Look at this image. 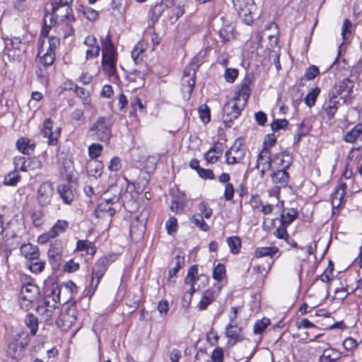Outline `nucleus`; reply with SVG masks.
<instances>
[{"mask_svg":"<svg viewBox=\"0 0 362 362\" xmlns=\"http://www.w3.org/2000/svg\"><path fill=\"white\" fill-rule=\"evenodd\" d=\"M44 27L42 30V35H47L49 29L52 27L53 21L57 24L65 25V37L74 35V30L71 23L75 21L72 14L70 4H47L45 8Z\"/></svg>","mask_w":362,"mask_h":362,"instance_id":"f257e3e1","label":"nucleus"},{"mask_svg":"<svg viewBox=\"0 0 362 362\" xmlns=\"http://www.w3.org/2000/svg\"><path fill=\"white\" fill-rule=\"evenodd\" d=\"M112 124L107 117H99L89 129L90 135L102 142H108L112 134Z\"/></svg>","mask_w":362,"mask_h":362,"instance_id":"f03ea898","label":"nucleus"},{"mask_svg":"<svg viewBox=\"0 0 362 362\" xmlns=\"http://www.w3.org/2000/svg\"><path fill=\"white\" fill-rule=\"evenodd\" d=\"M117 255L115 254H109L107 255L101 257L95 262L92 269L91 279V284L92 286H94V289L98 287L101 279L105 275L109 266L113 263L117 259Z\"/></svg>","mask_w":362,"mask_h":362,"instance_id":"7ed1b4c3","label":"nucleus"},{"mask_svg":"<svg viewBox=\"0 0 362 362\" xmlns=\"http://www.w3.org/2000/svg\"><path fill=\"white\" fill-rule=\"evenodd\" d=\"M196 60L197 59L194 58L189 66L185 68L182 78V91L183 97L187 100L190 98L195 85V74L199 66Z\"/></svg>","mask_w":362,"mask_h":362,"instance_id":"20e7f679","label":"nucleus"},{"mask_svg":"<svg viewBox=\"0 0 362 362\" xmlns=\"http://www.w3.org/2000/svg\"><path fill=\"white\" fill-rule=\"evenodd\" d=\"M78 311L74 303H67L62 308L57 320V325L63 331H67L76 322Z\"/></svg>","mask_w":362,"mask_h":362,"instance_id":"39448f33","label":"nucleus"},{"mask_svg":"<svg viewBox=\"0 0 362 362\" xmlns=\"http://www.w3.org/2000/svg\"><path fill=\"white\" fill-rule=\"evenodd\" d=\"M28 343L27 334L23 332L16 334L8 344L7 356L13 359H20Z\"/></svg>","mask_w":362,"mask_h":362,"instance_id":"423d86ee","label":"nucleus"},{"mask_svg":"<svg viewBox=\"0 0 362 362\" xmlns=\"http://www.w3.org/2000/svg\"><path fill=\"white\" fill-rule=\"evenodd\" d=\"M233 3L243 21L247 25L252 24L254 20L252 13L255 10L254 0H233Z\"/></svg>","mask_w":362,"mask_h":362,"instance_id":"0eeeda50","label":"nucleus"},{"mask_svg":"<svg viewBox=\"0 0 362 362\" xmlns=\"http://www.w3.org/2000/svg\"><path fill=\"white\" fill-rule=\"evenodd\" d=\"M40 294L39 288L31 283L23 285L20 292V305L23 309L28 310Z\"/></svg>","mask_w":362,"mask_h":362,"instance_id":"6e6552de","label":"nucleus"},{"mask_svg":"<svg viewBox=\"0 0 362 362\" xmlns=\"http://www.w3.org/2000/svg\"><path fill=\"white\" fill-rule=\"evenodd\" d=\"M245 105L237 99L232 98L224 105L223 107L222 119L224 123L231 122L237 119L241 114Z\"/></svg>","mask_w":362,"mask_h":362,"instance_id":"1a4fd4ad","label":"nucleus"},{"mask_svg":"<svg viewBox=\"0 0 362 362\" xmlns=\"http://www.w3.org/2000/svg\"><path fill=\"white\" fill-rule=\"evenodd\" d=\"M246 148L240 141H235L233 145L225 153L226 163L228 165L241 163L246 156Z\"/></svg>","mask_w":362,"mask_h":362,"instance_id":"9d476101","label":"nucleus"},{"mask_svg":"<svg viewBox=\"0 0 362 362\" xmlns=\"http://www.w3.org/2000/svg\"><path fill=\"white\" fill-rule=\"evenodd\" d=\"M119 197L116 195L112 198H104L98 204L96 209L94 211V215L96 218H105L107 216L111 218L116 212L114 204H117Z\"/></svg>","mask_w":362,"mask_h":362,"instance_id":"9b49d317","label":"nucleus"},{"mask_svg":"<svg viewBox=\"0 0 362 362\" xmlns=\"http://www.w3.org/2000/svg\"><path fill=\"white\" fill-rule=\"evenodd\" d=\"M54 194V188L52 185L49 182H42L37 192V199L41 206H47L51 202V199Z\"/></svg>","mask_w":362,"mask_h":362,"instance_id":"f8f14e48","label":"nucleus"},{"mask_svg":"<svg viewBox=\"0 0 362 362\" xmlns=\"http://www.w3.org/2000/svg\"><path fill=\"white\" fill-rule=\"evenodd\" d=\"M272 164V158L271 153L268 149H262L259 153L255 168L259 170L261 177H262L264 173L271 168Z\"/></svg>","mask_w":362,"mask_h":362,"instance_id":"ddd939ff","label":"nucleus"},{"mask_svg":"<svg viewBox=\"0 0 362 362\" xmlns=\"http://www.w3.org/2000/svg\"><path fill=\"white\" fill-rule=\"evenodd\" d=\"M52 121L48 118L44 121L42 133L45 137L48 139L49 145L54 146L57 144V138L60 134L59 128L52 131Z\"/></svg>","mask_w":362,"mask_h":362,"instance_id":"4468645a","label":"nucleus"},{"mask_svg":"<svg viewBox=\"0 0 362 362\" xmlns=\"http://www.w3.org/2000/svg\"><path fill=\"white\" fill-rule=\"evenodd\" d=\"M60 294L61 287L57 283L53 281L46 283L44 288V298L60 303Z\"/></svg>","mask_w":362,"mask_h":362,"instance_id":"2eb2a0df","label":"nucleus"},{"mask_svg":"<svg viewBox=\"0 0 362 362\" xmlns=\"http://www.w3.org/2000/svg\"><path fill=\"white\" fill-rule=\"evenodd\" d=\"M354 79L346 78L334 88V93L339 95L344 100L349 97L354 88Z\"/></svg>","mask_w":362,"mask_h":362,"instance_id":"dca6fc26","label":"nucleus"},{"mask_svg":"<svg viewBox=\"0 0 362 362\" xmlns=\"http://www.w3.org/2000/svg\"><path fill=\"white\" fill-rule=\"evenodd\" d=\"M84 45L88 47L86 51V60H90L99 56L100 48L94 36H87L84 40Z\"/></svg>","mask_w":362,"mask_h":362,"instance_id":"f3484780","label":"nucleus"},{"mask_svg":"<svg viewBox=\"0 0 362 362\" xmlns=\"http://www.w3.org/2000/svg\"><path fill=\"white\" fill-rule=\"evenodd\" d=\"M252 80L250 78H245L241 83L240 88L236 91L234 97L238 100L246 105L251 94Z\"/></svg>","mask_w":362,"mask_h":362,"instance_id":"a211bd4d","label":"nucleus"},{"mask_svg":"<svg viewBox=\"0 0 362 362\" xmlns=\"http://www.w3.org/2000/svg\"><path fill=\"white\" fill-rule=\"evenodd\" d=\"M243 329L238 324H228L226 327V337L233 341V345L243 340Z\"/></svg>","mask_w":362,"mask_h":362,"instance_id":"6ab92c4d","label":"nucleus"},{"mask_svg":"<svg viewBox=\"0 0 362 362\" xmlns=\"http://www.w3.org/2000/svg\"><path fill=\"white\" fill-rule=\"evenodd\" d=\"M292 162V156L287 152H280L276 153L272 158V163L277 167L281 168L280 170H286V169L291 165Z\"/></svg>","mask_w":362,"mask_h":362,"instance_id":"aec40b11","label":"nucleus"},{"mask_svg":"<svg viewBox=\"0 0 362 362\" xmlns=\"http://www.w3.org/2000/svg\"><path fill=\"white\" fill-rule=\"evenodd\" d=\"M271 178L276 187H285L288 185L289 175L285 170H277L272 173Z\"/></svg>","mask_w":362,"mask_h":362,"instance_id":"412c9836","label":"nucleus"},{"mask_svg":"<svg viewBox=\"0 0 362 362\" xmlns=\"http://www.w3.org/2000/svg\"><path fill=\"white\" fill-rule=\"evenodd\" d=\"M57 192L65 204H71L74 200V192L69 183L59 185Z\"/></svg>","mask_w":362,"mask_h":362,"instance_id":"4be33fe9","label":"nucleus"},{"mask_svg":"<svg viewBox=\"0 0 362 362\" xmlns=\"http://www.w3.org/2000/svg\"><path fill=\"white\" fill-rule=\"evenodd\" d=\"M359 139L362 145V124L358 123L344 135V140L347 143H353Z\"/></svg>","mask_w":362,"mask_h":362,"instance_id":"5701e85b","label":"nucleus"},{"mask_svg":"<svg viewBox=\"0 0 362 362\" xmlns=\"http://www.w3.org/2000/svg\"><path fill=\"white\" fill-rule=\"evenodd\" d=\"M86 169L90 176L98 178L103 173V164L98 160H91L87 163Z\"/></svg>","mask_w":362,"mask_h":362,"instance_id":"b1692460","label":"nucleus"},{"mask_svg":"<svg viewBox=\"0 0 362 362\" xmlns=\"http://www.w3.org/2000/svg\"><path fill=\"white\" fill-rule=\"evenodd\" d=\"M216 296H217V294H216V292L215 290H212V289H208L206 290L199 304H198V308L200 310H204L207 308V307L212 303L214 302L216 298Z\"/></svg>","mask_w":362,"mask_h":362,"instance_id":"393cba45","label":"nucleus"},{"mask_svg":"<svg viewBox=\"0 0 362 362\" xmlns=\"http://www.w3.org/2000/svg\"><path fill=\"white\" fill-rule=\"evenodd\" d=\"M76 95L81 98L84 107L90 110L92 108V103L90 96V93L85 88L78 86V85H75L74 88L72 89Z\"/></svg>","mask_w":362,"mask_h":362,"instance_id":"a878e982","label":"nucleus"},{"mask_svg":"<svg viewBox=\"0 0 362 362\" xmlns=\"http://www.w3.org/2000/svg\"><path fill=\"white\" fill-rule=\"evenodd\" d=\"M21 252L28 261L31 259L36 260L39 257L37 247L30 243L23 244L21 247Z\"/></svg>","mask_w":362,"mask_h":362,"instance_id":"bb28decb","label":"nucleus"},{"mask_svg":"<svg viewBox=\"0 0 362 362\" xmlns=\"http://www.w3.org/2000/svg\"><path fill=\"white\" fill-rule=\"evenodd\" d=\"M341 358V353L332 348H327L324 350L320 357V362H332Z\"/></svg>","mask_w":362,"mask_h":362,"instance_id":"cd10ccee","label":"nucleus"},{"mask_svg":"<svg viewBox=\"0 0 362 362\" xmlns=\"http://www.w3.org/2000/svg\"><path fill=\"white\" fill-rule=\"evenodd\" d=\"M42 207L40 205V206L35 207L30 211L32 222L35 226H40L44 223L45 212Z\"/></svg>","mask_w":362,"mask_h":362,"instance_id":"c85d7f7f","label":"nucleus"},{"mask_svg":"<svg viewBox=\"0 0 362 362\" xmlns=\"http://www.w3.org/2000/svg\"><path fill=\"white\" fill-rule=\"evenodd\" d=\"M76 250L81 252H86V254L94 255L96 252V248L94 244L88 240H79L76 243Z\"/></svg>","mask_w":362,"mask_h":362,"instance_id":"c756f323","label":"nucleus"},{"mask_svg":"<svg viewBox=\"0 0 362 362\" xmlns=\"http://www.w3.org/2000/svg\"><path fill=\"white\" fill-rule=\"evenodd\" d=\"M146 49V45L142 41H139L134 47L132 51V57L135 64H139L141 62L143 54Z\"/></svg>","mask_w":362,"mask_h":362,"instance_id":"7c9ffc66","label":"nucleus"},{"mask_svg":"<svg viewBox=\"0 0 362 362\" xmlns=\"http://www.w3.org/2000/svg\"><path fill=\"white\" fill-rule=\"evenodd\" d=\"M170 4L171 1L169 0H163L160 3L156 4L151 9L152 18L158 20L162 13L170 7Z\"/></svg>","mask_w":362,"mask_h":362,"instance_id":"2f4dec72","label":"nucleus"},{"mask_svg":"<svg viewBox=\"0 0 362 362\" xmlns=\"http://www.w3.org/2000/svg\"><path fill=\"white\" fill-rule=\"evenodd\" d=\"M16 146L19 151L23 154L29 155L33 151L35 145L30 143V141L26 138H21L17 141Z\"/></svg>","mask_w":362,"mask_h":362,"instance_id":"473e14b6","label":"nucleus"},{"mask_svg":"<svg viewBox=\"0 0 362 362\" xmlns=\"http://www.w3.org/2000/svg\"><path fill=\"white\" fill-rule=\"evenodd\" d=\"M297 216V211L290 209L287 211H283L281 214V223L284 227H287L295 221Z\"/></svg>","mask_w":362,"mask_h":362,"instance_id":"72a5a7b5","label":"nucleus"},{"mask_svg":"<svg viewBox=\"0 0 362 362\" xmlns=\"http://www.w3.org/2000/svg\"><path fill=\"white\" fill-rule=\"evenodd\" d=\"M14 170L25 172L30 168L28 159L23 156H16L13 159Z\"/></svg>","mask_w":362,"mask_h":362,"instance_id":"f704fd0d","label":"nucleus"},{"mask_svg":"<svg viewBox=\"0 0 362 362\" xmlns=\"http://www.w3.org/2000/svg\"><path fill=\"white\" fill-rule=\"evenodd\" d=\"M226 242L231 253L236 255L240 252L242 245V241L240 237L237 235L228 237Z\"/></svg>","mask_w":362,"mask_h":362,"instance_id":"c9c22d12","label":"nucleus"},{"mask_svg":"<svg viewBox=\"0 0 362 362\" xmlns=\"http://www.w3.org/2000/svg\"><path fill=\"white\" fill-rule=\"evenodd\" d=\"M278 248L275 247H257L255 252V256L257 258L264 256L273 257L278 252Z\"/></svg>","mask_w":362,"mask_h":362,"instance_id":"e433bc0d","label":"nucleus"},{"mask_svg":"<svg viewBox=\"0 0 362 362\" xmlns=\"http://www.w3.org/2000/svg\"><path fill=\"white\" fill-rule=\"evenodd\" d=\"M219 35L223 42L226 43L234 39V28L230 25L223 27L219 31Z\"/></svg>","mask_w":362,"mask_h":362,"instance_id":"4c0bfd02","label":"nucleus"},{"mask_svg":"<svg viewBox=\"0 0 362 362\" xmlns=\"http://www.w3.org/2000/svg\"><path fill=\"white\" fill-rule=\"evenodd\" d=\"M21 179V176L17 170L8 173L4 179V183L8 186H16Z\"/></svg>","mask_w":362,"mask_h":362,"instance_id":"58836bf2","label":"nucleus"},{"mask_svg":"<svg viewBox=\"0 0 362 362\" xmlns=\"http://www.w3.org/2000/svg\"><path fill=\"white\" fill-rule=\"evenodd\" d=\"M68 226L69 223L66 221L58 220L49 230H51V233H52L54 237H57L59 234L64 233Z\"/></svg>","mask_w":362,"mask_h":362,"instance_id":"ea45409f","label":"nucleus"},{"mask_svg":"<svg viewBox=\"0 0 362 362\" xmlns=\"http://www.w3.org/2000/svg\"><path fill=\"white\" fill-rule=\"evenodd\" d=\"M172 263L174 264V266L173 267V268L170 269L168 272L169 278H172L177 274L180 269L185 264V258L180 255H177L173 260Z\"/></svg>","mask_w":362,"mask_h":362,"instance_id":"a19ab883","label":"nucleus"},{"mask_svg":"<svg viewBox=\"0 0 362 362\" xmlns=\"http://www.w3.org/2000/svg\"><path fill=\"white\" fill-rule=\"evenodd\" d=\"M25 323L30 328L32 335H35L38 329L37 317L33 314H28L25 317Z\"/></svg>","mask_w":362,"mask_h":362,"instance_id":"79ce46f5","label":"nucleus"},{"mask_svg":"<svg viewBox=\"0 0 362 362\" xmlns=\"http://www.w3.org/2000/svg\"><path fill=\"white\" fill-rule=\"evenodd\" d=\"M269 325L270 320L269 318L264 317L259 320L254 325L253 332L255 334H261Z\"/></svg>","mask_w":362,"mask_h":362,"instance_id":"37998d69","label":"nucleus"},{"mask_svg":"<svg viewBox=\"0 0 362 362\" xmlns=\"http://www.w3.org/2000/svg\"><path fill=\"white\" fill-rule=\"evenodd\" d=\"M320 93V88L318 87L312 89L310 92L308 93L305 98V104L310 107L315 105L316 99L319 95Z\"/></svg>","mask_w":362,"mask_h":362,"instance_id":"c03bdc74","label":"nucleus"},{"mask_svg":"<svg viewBox=\"0 0 362 362\" xmlns=\"http://www.w3.org/2000/svg\"><path fill=\"white\" fill-rule=\"evenodd\" d=\"M27 265L33 273L38 274L44 269L45 263L37 258L36 260L28 261Z\"/></svg>","mask_w":362,"mask_h":362,"instance_id":"a18cd8bd","label":"nucleus"},{"mask_svg":"<svg viewBox=\"0 0 362 362\" xmlns=\"http://www.w3.org/2000/svg\"><path fill=\"white\" fill-rule=\"evenodd\" d=\"M226 269L224 264L218 263L214 269L212 276L216 281H221L226 276Z\"/></svg>","mask_w":362,"mask_h":362,"instance_id":"49530a36","label":"nucleus"},{"mask_svg":"<svg viewBox=\"0 0 362 362\" xmlns=\"http://www.w3.org/2000/svg\"><path fill=\"white\" fill-rule=\"evenodd\" d=\"M103 70L109 76H113L116 73L117 60L101 61Z\"/></svg>","mask_w":362,"mask_h":362,"instance_id":"de8ad7c7","label":"nucleus"},{"mask_svg":"<svg viewBox=\"0 0 362 362\" xmlns=\"http://www.w3.org/2000/svg\"><path fill=\"white\" fill-rule=\"evenodd\" d=\"M190 221L203 231L209 229L208 224L204 221L202 215H194L190 218Z\"/></svg>","mask_w":362,"mask_h":362,"instance_id":"09e8293b","label":"nucleus"},{"mask_svg":"<svg viewBox=\"0 0 362 362\" xmlns=\"http://www.w3.org/2000/svg\"><path fill=\"white\" fill-rule=\"evenodd\" d=\"M198 268L197 265H192L190 267V268L188 270L187 276L185 279V283L186 284L194 286L195 280H196V276L197 274Z\"/></svg>","mask_w":362,"mask_h":362,"instance_id":"8fccbe9b","label":"nucleus"},{"mask_svg":"<svg viewBox=\"0 0 362 362\" xmlns=\"http://www.w3.org/2000/svg\"><path fill=\"white\" fill-rule=\"evenodd\" d=\"M310 130V127L309 125L305 124V122H302L298 127V132L294 136V141L296 143H298L300 139L307 135Z\"/></svg>","mask_w":362,"mask_h":362,"instance_id":"3c124183","label":"nucleus"},{"mask_svg":"<svg viewBox=\"0 0 362 362\" xmlns=\"http://www.w3.org/2000/svg\"><path fill=\"white\" fill-rule=\"evenodd\" d=\"M269 50V60L272 62L277 70H279L281 69V64L279 62V51L280 49H272L268 48Z\"/></svg>","mask_w":362,"mask_h":362,"instance_id":"603ef678","label":"nucleus"},{"mask_svg":"<svg viewBox=\"0 0 362 362\" xmlns=\"http://www.w3.org/2000/svg\"><path fill=\"white\" fill-rule=\"evenodd\" d=\"M201 120L206 124L211 119L210 109L206 105H202L198 109Z\"/></svg>","mask_w":362,"mask_h":362,"instance_id":"864d4df0","label":"nucleus"},{"mask_svg":"<svg viewBox=\"0 0 362 362\" xmlns=\"http://www.w3.org/2000/svg\"><path fill=\"white\" fill-rule=\"evenodd\" d=\"M100 44L102 46V51L115 49L112 41L111 34L110 32H108L105 37H100Z\"/></svg>","mask_w":362,"mask_h":362,"instance_id":"5fc2aeb1","label":"nucleus"},{"mask_svg":"<svg viewBox=\"0 0 362 362\" xmlns=\"http://www.w3.org/2000/svg\"><path fill=\"white\" fill-rule=\"evenodd\" d=\"M103 151V146L99 144H92L88 147V154L93 160L100 156Z\"/></svg>","mask_w":362,"mask_h":362,"instance_id":"6e6d98bb","label":"nucleus"},{"mask_svg":"<svg viewBox=\"0 0 362 362\" xmlns=\"http://www.w3.org/2000/svg\"><path fill=\"white\" fill-rule=\"evenodd\" d=\"M81 12L83 15L89 21H93L98 18V12L90 7H82Z\"/></svg>","mask_w":362,"mask_h":362,"instance_id":"4d7b16f0","label":"nucleus"},{"mask_svg":"<svg viewBox=\"0 0 362 362\" xmlns=\"http://www.w3.org/2000/svg\"><path fill=\"white\" fill-rule=\"evenodd\" d=\"M288 125V122L286 119H274L271 124L272 131L277 132L280 129H284Z\"/></svg>","mask_w":362,"mask_h":362,"instance_id":"13d9d810","label":"nucleus"},{"mask_svg":"<svg viewBox=\"0 0 362 362\" xmlns=\"http://www.w3.org/2000/svg\"><path fill=\"white\" fill-rule=\"evenodd\" d=\"M36 311L45 320H49L54 313V311L40 305L37 307Z\"/></svg>","mask_w":362,"mask_h":362,"instance_id":"bf43d9fd","label":"nucleus"},{"mask_svg":"<svg viewBox=\"0 0 362 362\" xmlns=\"http://www.w3.org/2000/svg\"><path fill=\"white\" fill-rule=\"evenodd\" d=\"M238 76V70L236 69L226 68L224 74L225 79L228 83H233Z\"/></svg>","mask_w":362,"mask_h":362,"instance_id":"052dcab7","label":"nucleus"},{"mask_svg":"<svg viewBox=\"0 0 362 362\" xmlns=\"http://www.w3.org/2000/svg\"><path fill=\"white\" fill-rule=\"evenodd\" d=\"M351 27L352 23L349 19H345L341 28V36L344 40L348 39L350 36Z\"/></svg>","mask_w":362,"mask_h":362,"instance_id":"680f3d73","label":"nucleus"},{"mask_svg":"<svg viewBox=\"0 0 362 362\" xmlns=\"http://www.w3.org/2000/svg\"><path fill=\"white\" fill-rule=\"evenodd\" d=\"M117 59L116 49L102 51V61H111Z\"/></svg>","mask_w":362,"mask_h":362,"instance_id":"e2e57ef3","label":"nucleus"},{"mask_svg":"<svg viewBox=\"0 0 362 362\" xmlns=\"http://www.w3.org/2000/svg\"><path fill=\"white\" fill-rule=\"evenodd\" d=\"M211 359L212 362H223V350L221 347L217 346L211 353Z\"/></svg>","mask_w":362,"mask_h":362,"instance_id":"0e129e2a","label":"nucleus"},{"mask_svg":"<svg viewBox=\"0 0 362 362\" xmlns=\"http://www.w3.org/2000/svg\"><path fill=\"white\" fill-rule=\"evenodd\" d=\"M319 73L318 67L315 65H312L305 70V76L308 80L310 81L313 80Z\"/></svg>","mask_w":362,"mask_h":362,"instance_id":"69168bd1","label":"nucleus"},{"mask_svg":"<svg viewBox=\"0 0 362 362\" xmlns=\"http://www.w3.org/2000/svg\"><path fill=\"white\" fill-rule=\"evenodd\" d=\"M343 346L347 351H353L358 346V342L352 337H348L343 341Z\"/></svg>","mask_w":362,"mask_h":362,"instance_id":"338daca9","label":"nucleus"},{"mask_svg":"<svg viewBox=\"0 0 362 362\" xmlns=\"http://www.w3.org/2000/svg\"><path fill=\"white\" fill-rule=\"evenodd\" d=\"M194 362H209V356L207 352L203 349L198 350Z\"/></svg>","mask_w":362,"mask_h":362,"instance_id":"774afa93","label":"nucleus"}]
</instances>
